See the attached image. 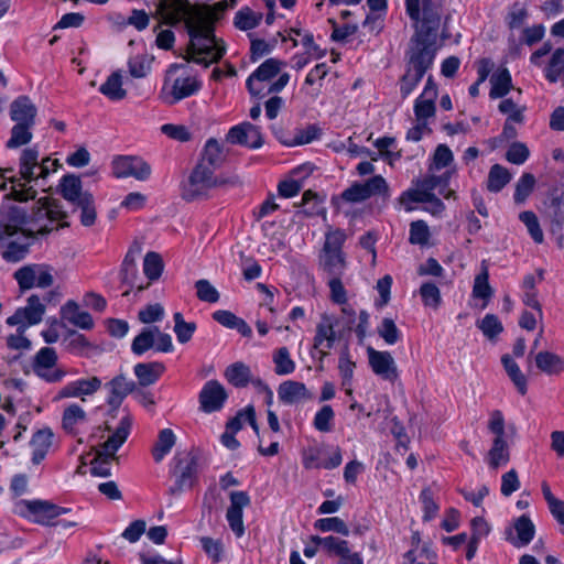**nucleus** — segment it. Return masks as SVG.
<instances>
[{
	"mask_svg": "<svg viewBox=\"0 0 564 564\" xmlns=\"http://www.w3.org/2000/svg\"><path fill=\"white\" fill-rule=\"evenodd\" d=\"M156 17L170 25L185 21L191 36L187 61L208 67L225 54L226 47L223 40L213 34L208 11L197 10V7H192L188 0H160Z\"/></svg>",
	"mask_w": 564,
	"mask_h": 564,
	"instance_id": "nucleus-1",
	"label": "nucleus"
},
{
	"mask_svg": "<svg viewBox=\"0 0 564 564\" xmlns=\"http://www.w3.org/2000/svg\"><path fill=\"white\" fill-rule=\"evenodd\" d=\"M438 34L440 31L422 34L420 28H415L413 45L408 53L406 70L399 83L402 98H406L414 90L433 65Z\"/></svg>",
	"mask_w": 564,
	"mask_h": 564,
	"instance_id": "nucleus-2",
	"label": "nucleus"
},
{
	"mask_svg": "<svg viewBox=\"0 0 564 564\" xmlns=\"http://www.w3.org/2000/svg\"><path fill=\"white\" fill-rule=\"evenodd\" d=\"M444 0H405L406 13L414 22L415 28H420L422 34H431L432 31L442 30V35L446 37L445 29L447 15H444Z\"/></svg>",
	"mask_w": 564,
	"mask_h": 564,
	"instance_id": "nucleus-3",
	"label": "nucleus"
},
{
	"mask_svg": "<svg viewBox=\"0 0 564 564\" xmlns=\"http://www.w3.org/2000/svg\"><path fill=\"white\" fill-rule=\"evenodd\" d=\"M285 63L278 58L264 61L247 79V88L253 96L263 97L267 94L281 91L289 83L288 73H282L279 78L268 86V83L280 74Z\"/></svg>",
	"mask_w": 564,
	"mask_h": 564,
	"instance_id": "nucleus-4",
	"label": "nucleus"
},
{
	"mask_svg": "<svg viewBox=\"0 0 564 564\" xmlns=\"http://www.w3.org/2000/svg\"><path fill=\"white\" fill-rule=\"evenodd\" d=\"M487 429L494 437L485 459L490 469L497 470L506 466L511 457L510 444L506 433V421L500 410L490 412Z\"/></svg>",
	"mask_w": 564,
	"mask_h": 564,
	"instance_id": "nucleus-5",
	"label": "nucleus"
},
{
	"mask_svg": "<svg viewBox=\"0 0 564 564\" xmlns=\"http://www.w3.org/2000/svg\"><path fill=\"white\" fill-rule=\"evenodd\" d=\"M184 65L173 64L169 67L162 88V97L166 104L173 105L199 90L200 82L188 74H180Z\"/></svg>",
	"mask_w": 564,
	"mask_h": 564,
	"instance_id": "nucleus-6",
	"label": "nucleus"
},
{
	"mask_svg": "<svg viewBox=\"0 0 564 564\" xmlns=\"http://www.w3.org/2000/svg\"><path fill=\"white\" fill-rule=\"evenodd\" d=\"M346 235L343 230L328 231L319 256V267L330 276H341L346 270V258L343 245Z\"/></svg>",
	"mask_w": 564,
	"mask_h": 564,
	"instance_id": "nucleus-7",
	"label": "nucleus"
},
{
	"mask_svg": "<svg viewBox=\"0 0 564 564\" xmlns=\"http://www.w3.org/2000/svg\"><path fill=\"white\" fill-rule=\"evenodd\" d=\"M227 178H220L203 164H196L187 181L181 186V196L187 202L205 198L212 188L227 185Z\"/></svg>",
	"mask_w": 564,
	"mask_h": 564,
	"instance_id": "nucleus-8",
	"label": "nucleus"
},
{
	"mask_svg": "<svg viewBox=\"0 0 564 564\" xmlns=\"http://www.w3.org/2000/svg\"><path fill=\"white\" fill-rule=\"evenodd\" d=\"M57 360L58 357L54 348L43 347L33 358V372L48 383L61 382L67 372L65 369L58 367Z\"/></svg>",
	"mask_w": 564,
	"mask_h": 564,
	"instance_id": "nucleus-9",
	"label": "nucleus"
},
{
	"mask_svg": "<svg viewBox=\"0 0 564 564\" xmlns=\"http://www.w3.org/2000/svg\"><path fill=\"white\" fill-rule=\"evenodd\" d=\"M52 272L53 269L47 264H28L14 272V279L21 290H30L32 288L46 289L54 283Z\"/></svg>",
	"mask_w": 564,
	"mask_h": 564,
	"instance_id": "nucleus-10",
	"label": "nucleus"
},
{
	"mask_svg": "<svg viewBox=\"0 0 564 564\" xmlns=\"http://www.w3.org/2000/svg\"><path fill=\"white\" fill-rule=\"evenodd\" d=\"M339 447H311L303 452V466L306 469H333L341 464Z\"/></svg>",
	"mask_w": 564,
	"mask_h": 564,
	"instance_id": "nucleus-11",
	"label": "nucleus"
},
{
	"mask_svg": "<svg viewBox=\"0 0 564 564\" xmlns=\"http://www.w3.org/2000/svg\"><path fill=\"white\" fill-rule=\"evenodd\" d=\"M44 314L45 305L37 295H31L26 300V305L18 308L6 322L9 326H21L28 329L30 326L39 324Z\"/></svg>",
	"mask_w": 564,
	"mask_h": 564,
	"instance_id": "nucleus-12",
	"label": "nucleus"
},
{
	"mask_svg": "<svg viewBox=\"0 0 564 564\" xmlns=\"http://www.w3.org/2000/svg\"><path fill=\"white\" fill-rule=\"evenodd\" d=\"M112 173L117 178L145 181L151 175V166L139 156H117L112 161Z\"/></svg>",
	"mask_w": 564,
	"mask_h": 564,
	"instance_id": "nucleus-13",
	"label": "nucleus"
},
{
	"mask_svg": "<svg viewBox=\"0 0 564 564\" xmlns=\"http://www.w3.org/2000/svg\"><path fill=\"white\" fill-rule=\"evenodd\" d=\"M367 355L369 366L378 377L392 383L398 380V367L389 351H379L369 346Z\"/></svg>",
	"mask_w": 564,
	"mask_h": 564,
	"instance_id": "nucleus-14",
	"label": "nucleus"
},
{
	"mask_svg": "<svg viewBox=\"0 0 564 564\" xmlns=\"http://www.w3.org/2000/svg\"><path fill=\"white\" fill-rule=\"evenodd\" d=\"M227 398L228 395L224 386L217 380H209L199 392V409L205 413L219 411L224 406Z\"/></svg>",
	"mask_w": 564,
	"mask_h": 564,
	"instance_id": "nucleus-15",
	"label": "nucleus"
},
{
	"mask_svg": "<svg viewBox=\"0 0 564 564\" xmlns=\"http://www.w3.org/2000/svg\"><path fill=\"white\" fill-rule=\"evenodd\" d=\"M229 498L230 506L227 509L226 519L236 536L240 538L245 533L243 508L250 505V497L246 491H231Z\"/></svg>",
	"mask_w": 564,
	"mask_h": 564,
	"instance_id": "nucleus-16",
	"label": "nucleus"
},
{
	"mask_svg": "<svg viewBox=\"0 0 564 564\" xmlns=\"http://www.w3.org/2000/svg\"><path fill=\"white\" fill-rule=\"evenodd\" d=\"M176 459V468L175 473L177 474L176 488L177 490H182L185 487H192L194 482V478L197 473V455L191 452H181L175 456Z\"/></svg>",
	"mask_w": 564,
	"mask_h": 564,
	"instance_id": "nucleus-17",
	"label": "nucleus"
},
{
	"mask_svg": "<svg viewBox=\"0 0 564 564\" xmlns=\"http://www.w3.org/2000/svg\"><path fill=\"white\" fill-rule=\"evenodd\" d=\"M437 98V86L430 76L426 80L423 93L414 102V115L416 121H425L435 116Z\"/></svg>",
	"mask_w": 564,
	"mask_h": 564,
	"instance_id": "nucleus-18",
	"label": "nucleus"
},
{
	"mask_svg": "<svg viewBox=\"0 0 564 564\" xmlns=\"http://www.w3.org/2000/svg\"><path fill=\"white\" fill-rule=\"evenodd\" d=\"M22 225H29V216L21 206L0 212V240L14 236Z\"/></svg>",
	"mask_w": 564,
	"mask_h": 564,
	"instance_id": "nucleus-19",
	"label": "nucleus"
},
{
	"mask_svg": "<svg viewBox=\"0 0 564 564\" xmlns=\"http://www.w3.org/2000/svg\"><path fill=\"white\" fill-rule=\"evenodd\" d=\"M227 141L250 149H258L263 143L259 128L249 122L232 127L227 134Z\"/></svg>",
	"mask_w": 564,
	"mask_h": 564,
	"instance_id": "nucleus-20",
	"label": "nucleus"
},
{
	"mask_svg": "<svg viewBox=\"0 0 564 564\" xmlns=\"http://www.w3.org/2000/svg\"><path fill=\"white\" fill-rule=\"evenodd\" d=\"M21 506L33 514L34 521L40 524H50L53 519L68 511L66 508L44 500H23Z\"/></svg>",
	"mask_w": 564,
	"mask_h": 564,
	"instance_id": "nucleus-21",
	"label": "nucleus"
},
{
	"mask_svg": "<svg viewBox=\"0 0 564 564\" xmlns=\"http://www.w3.org/2000/svg\"><path fill=\"white\" fill-rule=\"evenodd\" d=\"M336 318L326 313L322 314L316 325V332L313 339L314 349H332L336 341L335 332Z\"/></svg>",
	"mask_w": 564,
	"mask_h": 564,
	"instance_id": "nucleus-22",
	"label": "nucleus"
},
{
	"mask_svg": "<svg viewBox=\"0 0 564 564\" xmlns=\"http://www.w3.org/2000/svg\"><path fill=\"white\" fill-rule=\"evenodd\" d=\"M37 109L28 96H20L10 105V118L15 123H35Z\"/></svg>",
	"mask_w": 564,
	"mask_h": 564,
	"instance_id": "nucleus-23",
	"label": "nucleus"
},
{
	"mask_svg": "<svg viewBox=\"0 0 564 564\" xmlns=\"http://www.w3.org/2000/svg\"><path fill=\"white\" fill-rule=\"evenodd\" d=\"M106 387L109 390L108 404L115 409L119 408L123 399L134 391L135 383L124 376H116Z\"/></svg>",
	"mask_w": 564,
	"mask_h": 564,
	"instance_id": "nucleus-24",
	"label": "nucleus"
},
{
	"mask_svg": "<svg viewBox=\"0 0 564 564\" xmlns=\"http://www.w3.org/2000/svg\"><path fill=\"white\" fill-rule=\"evenodd\" d=\"M278 395L286 404L297 403L312 398L304 383L293 380L282 382L278 388Z\"/></svg>",
	"mask_w": 564,
	"mask_h": 564,
	"instance_id": "nucleus-25",
	"label": "nucleus"
},
{
	"mask_svg": "<svg viewBox=\"0 0 564 564\" xmlns=\"http://www.w3.org/2000/svg\"><path fill=\"white\" fill-rule=\"evenodd\" d=\"M29 216V225L31 226L30 232L44 235L52 230L48 226V213L45 198L40 199L35 206H33Z\"/></svg>",
	"mask_w": 564,
	"mask_h": 564,
	"instance_id": "nucleus-26",
	"label": "nucleus"
},
{
	"mask_svg": "<svg viewBox=\"0 0 564 564\" xmlns=\"http://www.w3.org/2000/svg\"><path fill=\"white\" fill-rule=\"evenodd\" d=\"M225 161L223 148L216 139H209L197 164H203L208 170L215 171L221 166Z\"/></svg>",
	"mask_w": 564,
	"mask_h": 564,
	"instance_id": "nucleus-27",
	"label": "nucleus"
},
{
	"mask_svg": "<svg viewBox=\"0 0 564 564\" xmlns=\"http://www.w3.org/2000/svg\"><path fill=\"white\" fill-rule=\"evenodd\" d=\"M87 421V414L84 409L73 403L65 408L62 416V426L63 429L73 435L78 433V426L84 424Z\"/></svg>",
	"mask_w": 564,
	"mask_h": 564,
	"instance_id": "nucleus-28",
	"label": "nucleus"
},
{
	"mask_svg": "<svg viewBox=\"0 0 564 564\" xmlns=\"http://www.w3.org/2000/svg\"><path fill=\"white\" fill-rule=\"evenodd\" d=\"M59 187L62 196L72 203V205L79 203L84 195H90V193L82 189L80 178L73 174L64 176L61 181Z\"/></svg>",
	"mask_w": 564,
	"mask_h": 564,
	"instance_id": "nucleus-29",
	"label": "nucleus"
},
{
	"mask_svg": "<svg viewBox=\"0 0 564 564\" xmlns=\"http://www.w3.org/2000/svg\"><path fill=\"white\" fill-rule=\"evenodd\" d=\"M164 369L161 362H142L134 366V375L140 386L148 387L161 377Z\"/></svg>",
	"mask_w": 564,
	"mask_h": 564,
	"instance_id": "nucleus-30",
	"label": "nucleus"
},
{
	"mask_svg": "<svg viewBox=\"0 0 564 564\" xmlns=\"http://www.w3.org/2000/svg\"><path fill=\"white\" fill-rule=\"evenodd\" d=\"M536 367L547 375H560L564 372V359L551 351H540L535 355Z\"/></svg>",
	"mask_w": 564,
	"mask_h": 564,
	"instance_id": "nucleus-31",
	"label": "nucleus"
},
{
	"mask_svg": "<svg viewBox=\"0 0 564 564\" xmlns=\"http://www.w3.org/2000/svg\"><path fill=\"white\" fill-rule=\"evenodd\" d=\"M131 421L128 416L121 419L115 433L102 444V452L115 457V453L126 442L130 432Z\"/></svg>",
	"mask_w": 564,
	"mask_h": 564,
	"instance_id": "nucleus-32",
	"label": "nucleus"
},
{
	"mask_svg": "<svg viewBox=\"0 0 564 564\" xmlns=\"http://www.w3.org/2000/svg\"><path fill=\"white\" fill-rule=\"evenodd\" d=\"M99 91L112 101L126 98L127 90L122 87V75L119 70L113 72L100 86Z\"/></svg>",
	"mask_w": 564,
	"mask_h": 564,
	"instance_id": "nucleus-33",
	"label": "nucleus"
},
{
	"mask_svg": "<svg viewBox=\"0 0 564 564\" xmlns=\"http://www.w3.org/2000/svg\"><path fill=\"white\" fill-rule=\"evenodd\" d=\"M64 317L73 325L83 329H90L94 325L93 318L88 312L79 311L74 301H69L63 307Z\"/></svg>",
	"mask_w": 564,
	"mask_h": 564,
	"instance_id": "nucleus-34",
	"label": "nucleus"
},
{
	"mask_svg": "<svg viewBox=\"0 0 564 564\" xmlns=\"http://www.w3.org/2000/svg\"><path fill=\"white\" fill-rule=\"evenodd\" d=\"M52 440L53 433L48 429L40 430L33 435L31 444L33 447L32 462L34 464H40L44 459L52 445Z\"/></svg>",
	"mask_w": 564,
	"mask_h": 564,
	"instance_id": "nucleus-35",
	"label": "nucleus"
},
{
	"mask_svg": "<svg viewBox=\"0 0 564 564\" xmlns=\"http://www.w3.org/2000/svg\"><path fill=\"white\" fill-rule=\"evenodd\" d=\"M491 89L489 93L490 98H502L512 88L511 75L507 68L499 69L490 78Z\"/></svg>",
	"mask_w": 564,
	"mask_h": 564,
	"instance_id": "nucleus-36",
	"label": "nucleus"
},
{
	"mask_svg": "<svg viewBox=\"0 0 564 564\" xmlns=\"http://www.w3.org/2000/svg\"><path fill=\"white\" fill-rule=\"evenodd\" d=\"M176 436L171 429L159 432L158 440L152 448V455L156 463L161 462L175 445Z\"/></svg>",
	"mask_w": 564,
	"mask_h": 564,
	"instance_id": "nucleus-37",
	"label": "nucleus"
},
{
	"mask_svg": "<svg viewBox=\"0 0 564 564\" xmlns=\"http://www.w3.org/2000/svg\"><path fill=\"white\" fill-rule=\"evenodd\" d=\"M434 194H429L417 181L416 188H411L402 193L399 197V203L404 207L406 212L414 209V203H427L429 199H433Z\"/></svg>",
	"mask_w": 564,
	"mask_h": 564,
	"instance_id": "nucleus-38",
	"label": "nucleus"
},
{
	"mask_svg": "<svg viewBox=\"0 0 564 564\" xmlns=\"http://www.w3.org/2000/svg\"><path fill=\"white\" fill-rule=\"evenodd\" d=\"M514 530L517 532V541L513 542L516 546L527 545L534 538L535 527L531 519L525 514L516 520Z\"/></svg>",
	"mask_w": 564,
	"mask_h": 564,
	"instance_id": "nucleus-39",
	"label": "nucleus"
},
{
	"mask_svg": "<svg viewBox=\"0 0 564 564\" xmlns=\"http://www.w3.org/2000/svg\"><path fill=\"white\" fill-rule=\"evenodd\" d=\"M32 237L33 235H29L23 236V241H20L19 239L10 241L7 246V249L2 252V258L8 262H18L24 259L29 253V240Z\"/></svg>",
	"mask_w": 564,
	"mask_h": 564,
	"instance_id": "nucleus-40",
	"label": "nucleus"
},
{
	"mask_svg": "<svg viewBox=\"0 0 564 564\" xmlns=\"http://www.w3.org/2000/svg\"><path fill=\"white\" fill-rule=\"evenodd\" d=\"M33 124L15 123L11 129L10 139L7 141L8 149H17L28 144L32 140Z\"/></svg>",
	"mask_w": 564,
	"mask_h": 564,
	"instance_id": "nucleus-41",
	"label": "nucleus"
},
{
	"mask_svg": "<svg viewBox=\"0 0 564 564\" xmlns=\"http://www.w3.org/2000/svg\"><path fill=\"white\" fill-rule=\"evenodd\" d=\"M39 164V151L25 149L20 158V174L23 180L31 182L35 177L34 170Z\"/></svg>",
	"mask_w": 564,
	"mask_h": 564,
	"instance_id": "nucleus-42",
	"label": "nucleus"
},
{
	"mask_svg": "<svg viewBox=\"0 0 564 564\" xmlns=\"http://www.w3.org/2000/svg\"><path fill=\"white\" fill-rule=\"evenodd\" d=\"M226 379L235 387H246L251 378V371L242 362L230 365L225 371Z\"/></svg>",
	"mask_w": 564,
	"mask_h": 564,
	"instance_id": "nucleus-43",
	"label": "nucleus"
},
{
	"mask_svg": "<svg viewBox=\"0 0 564 564\" xmlns=\"http://www.w3.org/2000/svg\"><path fill=\"white\" fill-rule=\"evenodd\" d=\"M510 180L511 174L509 171L499 164H495L491 166L488 174L487 188L490 192L497 193L501 191Z\"/></svg>",
	"mask_w": 564,
	"mask_h": 564,
	"instance_id": "nucleus-44",
	"label": "nucleus"
},
{
	"mask_svg": "<svg viewBox=\"0 0 564 564\" xmlns=\"http://www.w3.org/2000/svg\"><path fill=\"white\" fill-rule=\"evenodd\" d=\"M501 361L518 391L524 395L527 393V379L517 362L509 355L502 356Z\"/></svg>",
	"mask_w": 564,
	"mask_h": 564,
	"instance_id": "nucleus-45",
	"label": "nucleus"
},
{
	"mask_svg": "<svg viewBox=\"0 0 564 564\" xmlns=\"http://www.w3.org/2000/svg\"><path fill=\"white\" fill-rule=\"evenodd\" d=\"M155 332L158 326L143 328L142 332L133 339L131 350L135 355H142L150 348L154 347Z\"/></svg>",
	"mask_w": 564,
	"mask_h": 564,
	"instance_id": "nucleus-46",
	"label": "nucleus"
},
{
	"mask_svg": "<svg viewBox=\"0 0 564 564\" xmlns=\"http://www.w3.org/2000/svg\"><path fill=\"white\" fill-rule=\"evenodd\" d=\"M163 268L164 263L159 253L150 251L145 254L143 260V272L150 281L158 280L163 272Z\"/></svg>",
	"mask_w": 564,
	"mask_h": 564,
	"instance_id": "nucleus-47",
	"label": "nucleus"
},
{
	"mask_svg": "<svg viewBox=\"0 0 564 564\" xmlns=\"http://www.w3.org/2000/svg\"><path fill=\"white\" fill-rule=\"evenodd\" d=\"M488 270L486 267L482 268L481 273H479L475 278L474 288H473V295L477 299H482L485 303L482 304V308L486 307L487 302L492 296V289L488 283Z\"/></svg>",
	"mask_w": 564,
	"mask_h": 564,
	"instance_id": "nucleus-48",
	"label": "nucleus"
},
{
	"mask_svg": "<svg viewBox=\"0 0 564 564\" xmlns=\"http://www.w3.org/2000/svg\"><path fill=\"white\" fill-rule=\"evenodd\" d=\"M262 19V13H257L250 8H242L236 13L235 25L243 31L256 28Z\"/></svg>",
	"mask_w": 564,
	"mask_h": 564,
	"instance_id": "nucleus-49",
	"label": "nucleus"
},
{
	"mask_svg": "<svg viewBox=\"0 0 564 564\" xmlns=\"http://www.w3.org/2000/svg\"><path fill=\"white\" fill-rule=\"evenodd\" d=\"M273 362L275 365V373L280 376L292 373L295 369V362L291 359L286 347H281L274 351Z\"/></svg>",
	"mask_w": 564,
	"mask_h": 564,
	"instance_id": "nucleus-50",
	"label": "nucleus"
},
{
	"mask_svg": "<svg viewBox=\"0 0 564 564\" xmlns=\"http://www.w3.org/2000/svg\"><path fill=\"white\" fill-rule=\"evenodd\" d=\"M74 206L80 209V223L83 226L90 227L95 224L97 213L91 194L84 195L82 200Z\"/></svg>",
	"mask_w": 564,
	"mask_h": 564,
	"instance_id": "nucleus-51",
	"label": "nucleus"
},
{
	"mask_svg": "<svg viewBox=\"0 0 564 564\" xmlns=\"http://www.w3.org/2000/svg\"><path fill=\"white\" fill-rule=\"evenodd\" d=\"M121 280L124 284L133 288L135 285V279L138 275L137 263H135V253L132 250H129L122 261L121 267Z\"/></svg>",
	"mask_w": 564,
	"mask_h": 564,
	"instance_id": "nucleus-52",
	"label": "nucleus"
},
{
	"mask_svg": "<svg viewBox=\"0 0 564 564\" xmlns=\"http://www.w3.org/2000/svg\"><path fill=\"white\" fill-rule=\"evenodd\" d=\"M321 128H318L316 124H308L307 127L297 130L295 133V137L292 141H283L286 145H302L311 143L312 141L316 140L321 135Z\"/></svg>",
	"mask_w": 564,
	"mask_h": 564,
	"instance_id": "nucleus-53",
	"label": "nucleus"
},
{
	"mask_svg": "<svg viewBox=\"0 0 564 564\" xmlns=\"http://www.w3.org/2000/svg\"><path fill=\"white\" fill-rule=\"evenodd\" d=\"M196 296L202 302L216 303L219 301L220 294L216 288L206 279L195 282Z\"/></svg>",
	"mask_w": 564,
	"mask_h": 564,
	"instance_id": "nucleus-54",
	"label": "nucleus"
},
{
	"mask_svg": "<svg viewBox=\"0 0 564 564\" xmlns=\"http://www.w3.org/2000/svg\"><path fill=\"white\" fill-rule=\"evenodd\" d=\"M535 185V177L531 173H524L516 185L514 202L523 203L531 194Z\"/></svg>",
	"mask_w": 564,
	"mask_h": 564,
	"instance_id": "nucleus-55",
	"label": "nucleus"
},
{
	"mask_svg": "<svg viewBox=\"0 0 564 564\" xmlns=\"http://www.w3.org/2000/svg\"><path fill=\"white\" fill-rule=\"evenodd\" d=\"M498 108L501 113L508 116L507 120L517 123L523 122V112L525 111V106H518L512 99L506 98L501 100Z\"/></svg>",
	"mask_w": 564,
	"mask_h": 564,
	"instance_id": "nucleus-56",
	"label": "nucleus"
},
{
	"mask_svg": "<svg viewBox=\"0 0 564 564\" xmlns=\"http://www.w3.org/2000/svg\"><path fill=\"white\" fill-rule=\"evenodd\" d=\"M314 527L322 532L333 531L345 536L349 534L347 524L337 517L318 519Z\"/></svg>",
	"mask_w": 564,
	"mask_h": 564,
	"instance_id": "nucleus-57",
	"label": "nucleus"
},
{
	"mask_svg": "<svg viewBox=\"0 0 564 564\" xmlns=\"http://www.w3.org/2000/svg\"><path fill=\"white\" fill-rule=\"evenodd\" d=\"M564 69V48L554 51L545 69V76L551 83H555Z\"/></svg>",
	"mask_w": 564,
	"mask_h": 564,
	"instance_id": "nucleus-58",
	"label": "nucleus"
},
{
	"mask_svg": "<svg viewBox=\"0 0 564 564\" xmlns=\"http://www.w3.org/2000/svg\"><path fill=\"white\" fill-rule=\"evenodd\" d=\"M454 160L451 149L446 144H438L433 154L430 171H438L448 166Z\"/></svg>",
	"mask_w": 564,
	"mask_h": 564,
	"instance_id": "nucleus-59",
	"label": "nucleus"
},
{
	"mask_svg": "<svg viewBox=\"0 0 564 564\" xmlns=\"http://www.w3.org/2000/svg\"><path fill=\"white\" fill-rule=\"evenodd\" d=\"M128 67L133 78H143L150 72L151 59L147 55H137L129 59Z\"/></svg>",
	"mask_w": 564,
	"mask_h": 564,
	"instance_id": "nucleus-60",
	"label": "nucleus"
},
{
	"mask_svg": "<svg viewBox=\"0 0 564 564\" xmlns=\"http://www.w3.org/2000/svg\"><path fill=\"white\" fill-rule=\"evenodd\" d=\"M520 220L527 226L529 234L536 243L543 241V231L540 227L538 217L533 212H522L519 216Z\"/></svg>",
	"mask_w": 564,
	"mask_h": 564,
	"instance_id": "nucleus-61",
	"label": "nucleus"
},
{
	"mask_svg": "<svg viewBox=\"0 0 564 564\" xmlns=\"http://www.w3.org/2000/svg\"><path fill=\"white\" fill-rule=\"evenodd\" d=\"M335 417L334 410L330 405H324L314 417V427L319 432H330Z\"/></svg>",
	"mask_w": 564,
	"mask_h": 564,
	"instance_id": "nucleus-62",
	"label": "nucleus"
},
{
	"mask_svg": "<svg viewBox=\"0 0 564 564\" xmlns=\"http://www.w3.org/2000/svg\"><path fill=\"white\" fill-rule=\"evenodd\" d=\"M420 294L424 305L430 306L432 308H437L440 306L441 292L434 283H423L420 288Z\"/></svg>",
	"mask_w": 564,
	"mask_h": 564,
	"instance_id": "nucleus-63",
	"label": "nucleus"
},
{
	"mask_svg": "<svg viewBox=\"0 0 564 564\" xmlns=\"http://www.w3.org/2000/svg\"><path fill=\"white\" fill-rule=\"evenodd\" d=\"M430 238V230L425 221L416 220L410 225L409 241L412 245H425Z\"/></svg>",
	"mask_w": 564,
	"mask_h": 564,
	"instance_id": "nucleus-64",
	"label": "nucleus"
}]
</instances>
